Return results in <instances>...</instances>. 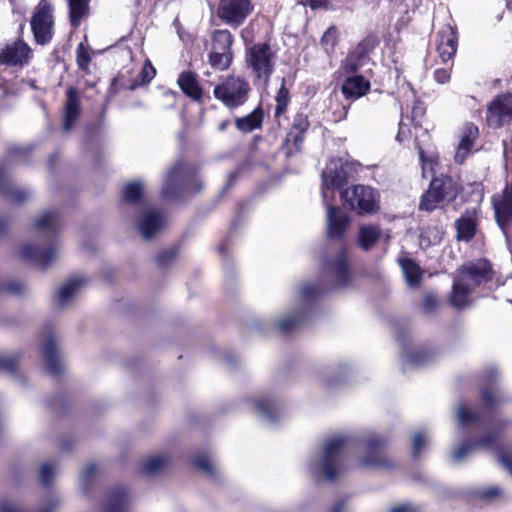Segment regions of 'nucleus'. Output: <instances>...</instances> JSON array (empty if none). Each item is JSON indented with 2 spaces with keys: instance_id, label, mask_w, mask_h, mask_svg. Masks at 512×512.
<instances>
[{
  "instance_id": "obj_1",
  "label": "nucleus",
  "mask_w": 512,
  "mask_h": 512,
  "mask_svg": "<svg viewBox=\"0 0 512 512\" xmlns=\"http://www.w3.org/2000/svg\"><path fill=\"white\" fill-rule=\"evenodd\" d=\"M349 165L342 159L329 161L321 174V194L324 204L327 207V237L330 239H341L349 226L350 218L339 207L330 205V198L335 190L341 189L347 184Z\"/></svg>"
},
{
  "instance_id": "obj_2",
  "label": "nucleus",
  "mask_w": 512,
  "mask_h": 512,
  "mask_svg": "<svg viewBox=\"0 0 512 512\" xmlns=\"http://www.w3.org/2000/svg\"><path fill=\"white\" fill-rule=\"evenodd\" d=\"M62 221L56 211H46L34 223L37 232L46 237L49 245L46 248H40L34 244L26 243L20 249L22 259L32 262L40 268H46L53 263L59 254L54 234L61 228Z\"/></svg>"
},
{
  "instance_id": "obj_3",
  "label": "nucleus",
  "mask_w": 512,
  "mask_h": 512,
  "mask_svg": "<svg viewBox=\"0 0 512 512\" xmlns=\"http://www.w3.org/2000/svg\"><path fill=\"white\" fill-rule=\"evenodd\" d=\"M493 270L486 259H477L464 264L452 286L450 303L456 308L469 304V295L479 286L491 281Z\"/></svg>"
},
{
  "instance_id": "obj_4",
  "label": "nucleus",
  "mask_w": 512,
  "mask_h": 512,
  "mask_svg": "<svg viewBox=\"0 0 512 512\" xmlns=\"http://www.w3.org/2000/svg\"><path fill=\"white\" fill-rule=\"evenodd\" d=\"M351 280L347 252L341 250L337 256L325 265V287L318 284H306L301 287L299 294L304 305L315 300L322 293L336 288L346 287Z\"/></svg>"
},
{
  "instance_id": "obj_5",
  "label": "nucleus",
  "mask_w": 512,
  "mask_h": 512,
  "mask_svg": "<svg viewBox=\"0 0 512 512\" xmlns=\"http://www.w3.org/2000/svg\"><path fill=\"white\" fill-rule=\"evenodd\" d=\"M143 184L139 181L127 183L122 190L123 206L145 209L140 216L137 226L144 239H151L164 225L163 216L156 210L146 208L143 200Z\"/></svg>"
},
{
  "instance_id": "obj_6",
  "label": "nucleus",
  "mask_w": 512,
  "mask_h": 512,
  "mask_svg": "<svg viewBox=\"0 0 512 512\" xmlns=\"http://www.w3.org/2000/svg\"><path fill=\"white\" fill-rule=\"evenodd\" d=\"M351 438L344 435H335L324 443L320 459L311 463L313 474H322L327 480H334L341 471L340 455Z\"/></svg>"
},
{
  "instance_id": "obj_7",
  "label": "nucleus",
  "mask_w": 512,
  "mask_h": 512,
  "mask_svg": "<svg viewBox=\"0 0 512 512\" xmlns=\"http://www.w3.org/2000/svg\"><path fill=\"white\" fill-rule=\"evenodd\" d=\"M276 51L268 43H256L246 51V62L259 83L267 86L274 73Z\"/></svg>"
},
{
  "instance_id": "obj_8",
  "label": "nucleus",
  "mask_w": 512,
  "mask_h": 512,
  "mask_svg": "<svg viewBox=\"0 0 512 512\" xmlns=\"http://www.w3.org/2000/svg\"><path fill=\"white\" fill-rule=\"evenodd\" d=\"M198 167L191 163L177 161L167 172L163 187L162 196L166 199L177 197L180 192L190 187L197 179Z\"/></svg>"
},
{
  "instance_id": "obj_9",
  "label": "nucleus",
  "mask_w": 512,
  "mask_h": 512,
  "mask_svg": "<svg viewBox=\"0 0 512 512\" xmlns=\"http://www.w3.org/2000/svg\"><path fill=\"white\" fill-rule=\"evenodd\" d=\"M342 200L358 215H371L380 209V196L377 190L366 185H353L341 193Z\"/></svg>"
},
{
  "instance_id": "obj_10",
  "label": "nucleus",
  "mask_w": 512,
  "mask_h": 512,
  "mask_svg": "<svg viewBox=\"0 0 512 512\" xmlns=\"http://www.w3.org/2000/svg\"><path fill=\"white\" fill-rule=\"evenodd\" d=\"M249 83L241 77L230 76L214 88V96L227 107L243 105L249 94Z\"/></svg>"
},
{
  "instance_id": "obj_11",
  "label": "nucleus",
  "mask_w": 512,
  "mask_h": 512,
  "mask_svg": "<svg viewBox=\"0 0 512 512\" xmlns=\"http://www.w3.org/2000/svg\"><path fill=\"white\" fill-rule=\"evenodd\" d=\"M53 8L46 0L40 1L32 18L31 28L35 41L40 45L49 43L53 36Z\"/></svg>"
},
{
  "instance_id": "obj_12",
  "label": "nucleus",
  "mask_w": 512,
  "mask_h": 512,
  "mask_svg": "<svg viewBox=\"0 0 512 512\" xmlns=\"http://www.w3.org/2000/svg\"><path fill=\"white\" fill-rule=\"evenodd\" d=\"M250 0H220L217 15L232 27L240 26L252 12Z\"/></svg>"
},
{
  "instance_id": "obj_13",
  "label": "nucleus",
  "mask_w": 512,
  "mask_h": 512,
  "mask_svg": "<svg viewBox=\"0 0 512 512\" xmlns=\"http://www.w3.org/2000/svg\"><path fill=\"white\" fill-rule=\"evenodd\" d=\"M512 121V93L497 96L486 110V122L491 128H500Z\"/></svg>"
},
{
  "instance_id": "obj_14",
  "label": "nucleus",
  "mask_w": 512,
  "mask_h": 512,
  "mask_svg": "<svg viewBox=\"0 0 512 512\" xmlns=\"http://www.w3.org/2000/svg\"><path fill=\"white\" fill-rule=\"evenodd\" d=\"M385 441L378 436H370L364 441V454L358 458L361 467H389L390 461L383 452Z\"/></svg>"
},
{
  "instance_id": "obj_15",
  "label": "nucleus",
  "mask_w": 512,
  "mask_h": 512,
  "mask_svg": "<svg viewBox=\"0 0 512 512\" xmlns=\"http://www.w3.org/2000/svg\"><path fill=\"white\" fill-rule=\"evenodd\" d=\"M493 207L496 221L501 229L505 231V226L512 222V183L511 186H507L501 194L493 197ZM504 234L507 245L511 249L510 238L506 232H504Z\"/></svg>"
},
{
  "instance_id": "obj_16",
  "label": "nucleus",
  "mask_w": 512,
  "mask_h": 512,
  "mask_svg": "<svg viewBox=\"0 0 512 512\" xmlns=\"http://www.w3.org/2000/svg\"><path fill=\"white\" fill-rule=\"evenodd\" d=\"M458 37L450 24L444 25L437 33L436 49L443 62L452 59L457 52Z\"/></svg>"
},
{
  "instance_id": "obj_17",
  "label": "nucleus",
  "mask_w": 512,
  "mask_h": 512,
  "mask_svg": "<svg viewBox=\"0 0 512 512\" xmlns=\"http://www.w3.org/2000/svg\"><path fill=\"white\" fill-rule=\"evenodd\" d=\"M479 137L478 127L473 123H465L459 132V144L455 152L457 163H463L472 151Z\"/></svg>"
},
{
  "instance_id": "obj_18",
  "label": "nucleus",
  "mask_w": 512,
  "mask_h": 512,
  "mask_svg": "<svg viewBox=\"0 0 512 512\" xmlns=\"http://www.w3.org/2000/svg\"><path fill=\"white\" fill-rule=\"evenodd\" d=\"M81 114L80 94L76 88L70 86L65 93L63 130L69 131Z\"/></svg>"
},
{
  "instance_id": "obj_19",
  "label": "nucleus",
  "mask_w": 512,
  "mask_h": 512,
  "mask_svg": "<svg viewBox=\"0 0 512 512\" xmlns=\"http://www.w3.org/2000/svg\"><path fill=\"white\" fill-rule=\"evenodd\" d=\"M31 55L30 47L22 40L7 45L0 53V62L8 65H24Z\"/></svg>"
},
{
  "instance_id": "obj_20",
  "label": "nucleus",
  "mask_w": 512,
  "mask_h": 512,
  "mask_svg": "<svg viewBox=\"0 0 512 512\" xmlns=\"http://www.w3.org/2000/svg\"><path fill=\"white\" fill-rule=\"evenodd\" d=\"M458 190L455 182L450 177L434 178L428 189V196H435L443 205L457 196Z\"/></svg>"
},
{
  "instance_id": "obj_21",
  "label": "nucleus",
  "mask_w": 512,
  "mask_h": 512,
  "mask_svg": "<svg viewBox=\"0 0 512 512\" xmlns=\"http://www.w3.org/2000/svg\"><path fill=\"white\" fill-rule=\"evenodd\" d=\"M368 64V52L365 46L360 44L347 55L341 68L346 74L358 75L357 73Z\"/></svg>"
},
{
  "instance_id": "obj_22",
  "label": "nucleus",
  "mask_w": 512,
  "mask_h": 512,
  "mask_svg": "<svg viewBox=\"0 0 512 512\" xmlns=\"http://www.w3.org/2000/svg\"><path fill=\"white\" fill-rule=\"evenodd\" d=\"M370 89V82L362 75L348 76L341 86V91L346 99H358L363 97Z\"/></svg>"
},
{
  "instance_id": "obj_23",
  "label": "nucleus",
  "mask_w": 512,
  "mask_h": 512,
  "mask_svg": "<svg viewBox=\"0 0 512 512\" xmlns=\"http://www.w3.org/2000/svg\"><path fill=\"white\" fill-rule=\"evenodd\" d=\"M42 353L45 358L46 369L54 375L62 370V363L58 357L56 339L53 334H49L42 344Z\"/></svg>"
},
{
  "instance_id": "obj_24",
  "label": "nucleus",
  "mask_w": 512,
  "mask_h": 512,
  "mask_svg": "<svg viewBox=\"0 0 512 512\" xmlns=\"http://www.w3.org/2000/svg\"><path fill=\"white\" fill-rule=\"evenodd\" d=\"M253 405L259 417L267 423H275L280 417V409L271 398H259Z\"/></svg>"
},
{
  "instance_id": "obj_25",
  "label": "nucleus",
  "mask_w": 512,
  "mask_h": 512,
  "mask_svg": "<svg viewBox=\"0 0 512 512\" xmlns=\"http://www.w3.org/2000/svg\"><path fill=\"white\" fill-rule=\"evenodd\" d=\"M84 282L82 277H73L66 281L57 292V304L60 307L68 305L75 298Z\"/></svg>"
},
{
  "instance_id": "obj_26",
  "label": "nucleus",
  "mask_w": 512,
  "mask_h": 512,
  "mask_svg": "<svg viewBox=\"0 0 512 512\" xmlns=\"http://www.w3.org/2000/svg\"><path fill=\"white\" fill-rule=\"evenodd\" d=\"M178 85L187 96L193 100L199 101L202 99L203 91L200 87L197 75L193 72H183L178 78Z\"/></svg>"
},
{
  "instance_id": "obj_27",
  "label": "nucleus",
  "mask_w": 512,
  "mask_h": 512,
  "mask_svg": "<svg viewBox=\"0 0 512 512\" xmlns=\"http://www.w3.org/2000/svg\"><path fill=\"white\" fill-rule=\"evenodd\" d=\"M129 503V497L124 488L113 490L107 498L104 512H126Z\"/></svg>"
},
{
  "instance_id": "obj_28",
  "label": "nucleus",
  "mask_w": 512,
  "mask_h": 512,
  "mask_svg": "<svg viewBox=\"0 0 512 512\" xmlns=\"http://www.w3.org/2000/svg\"><path fill=\"white\" fill-rule=\"evenodd\" d=\"M381 236V229L378 225H361L358 234V245L361 249L368 251Z\"/></svg>"
},
{
  "instance_id": "obj_29",
  "label": "nucleus",
  "mask_w": 512,
  "mask_h": 512,
  "mask_svg": "<svg viewBox=\"0 0 512 512\" xmlns=\"http://www.w3.org/2000/svg\"><path fill=\"white\" fill-rule=\"evenodd\" d=\"M406 282L410 287H416L422 279V270L419 265L409 258L399 259Z\"/></svg>"
},
{
  "instance_id": "obj_30",
  "label": "nucleus",
  "mask_w": 512,
  "mask_h": 512,
  "mask_svg": "<svg viewBox=\"0 0 512 512\" xmlns=\"http://www.w3.org/2000/svg\"><path fill=\"white\" fill-rule=\"evenodd\" d=\"M90 0H67L71 25L78 27L82 18L88 15Z\"/></svg>"
},
{
  "instance_id": "obj_31",
  "label": "nucleus",
  "mask_w": 512,
  "mask_h": 512,
  "mask_svg": "<svg viewBox=\"0 0 512 512\" xmlns=\"http://www.w3.org/2000/svg\"><path fill=\"white\" fill-rule=\"evenodd\" d=\"M263 115L259 109H255L245 117L236 119V127L242 132H251L262 124Z\"/></svg>"
},
{
  "instance_id": "obj_32",
  "label": "nucleus",
  "mask_w": 512,
  "mask_h": 512,
  "mask_svg": "<svg viewBox=\"0 0 512 512\" xmlns=\"http://www.w3.org/2000/svg\"><path fill=\"white\" fill-rule=\"evenodd\" d=\"M233 36L228 30H216L212 37V50L231 52Z\"/></svg>"
},
{
  "instance_id": "obj_33",
  "label": "nucleus",
  "mask_w": 512,
  "mask_h": 512,
  "mask_svg": "<svg viewBox=\"0 0 512 512\" xmlns=\"http://www.w3.org/2000/svg\"><path fill=\"white\" fill-rule=\"evenodd\" d=\"M61 503H62L61 498L56 494H52L48 497V499L44 503V506L42 507L40 512H54L61 506ZM0 512H22V511L16 509L10 503L3 500V501H0Z\"/></svg>"
},
{
  "instance_id": "obj_34",
  "label": "nucleus",
  "mask_w": 512,
  "mask_h": 512,
  "mask_svg": "<svg viewBox=\"0 0 512 512\" xmlns=\"http://www.w3.org/2000/svg\"><path fill=\"white\" fill-rule=\"evenodd\" d=\"M168 464V458L165 455H156L147 459L142 465V471L146 475H153L162 471Z\"/></svg>"
},
{
  "instance_id": "obj_35",
  "label": "nucleus",
  "mask_w": 512,
  "mask_h": 512,
  "mask_svg": "<svg viewBox=\"0 0 512 512\" xmlns=\"http://www.w3.org/2000/svg\"><path fill=\"white\" fill-rule=\"evenodd\" d=\"M232 61V52L211 51L209 62L211 66L219 70H225L230 66Z\"/></svg>"
},
{
  "instance_id": "obj_36",
  "label": "nucleus",
  "mask_w": 512,
  "mask_h": 512,
  "mask_svg": "<svg viewBox=\"0 0 512 512\" xmlns=\"http://www.w3.org/2000/svg\"><path fill=\"white\" fill-rule=\"evenodd\" d=\"M276 107H275V116H280L287 108V105L290 100L289 90L285 86V79H282L281 86L276 95Z\"/></svg>"
},
{
  "instance_id": "obj_37",
  "label": "nucleus",
  "mask_w": 512,
  "mask_h": 512,
  "mask_svg": "<svg viewBox=\"0 0 512 512\" xmlns=\"http://www.w3.org/2000/svg\"><path fill=\"white\" fill-rule=\"evenodd\" d=\"M482 399L488 409H494L502 402V394L498 389L485 387L482 389Z\"/></svg>"
},
{
  "instance_id": "obj_38",
  "label": "nucleus",
  "mask_w": 512,
  "mask_h": 512,
  "mask_svg": "<svg viewBox=\"0 0 512 512\" xmlns=\"http://www.w3.org/2000/svg\"><path fill=\"white\" fill-rule=\"evenodd\" d=\"M303 315L304 313L301 312L297 315H291L288 317L283 318L278 322V329L280 332L284 334H288L292 332L296 327H298L299 324L303 321Z\"/></svg>"
},
{
  "instance_id": "obj_39",
  "label": "nucleus",
  "mask_w": 512,
  "mask_h": 512,
  "mask_svg": "<svg viewBox=\"0 0 512 512\" xmlns=\"http://www.w3.org/2000/svg\"><path fill=\"white\" fill-rule=\"evenodd\" d=\"M457 419L459 425L466 426L470 423L481 421V415L479 412L469 411L465 406L460 405L457 409Z\"/></svg>"
},
{
  "instance_id": "obj_40",
  "label": "nucleus",
  "mask_w": 512,
  "mask_h": 512,
  "mask_svg": "<svg viewBox=\"0 0 512 512\" xmlns=\"http://www.w3.org/2000/svg\"><path fill=\"white\" fill-rule=\"evenodd\" d=\"M57 474V466L54 463H43L39 470V478L42 485L48 487Z\"/></svg>"
},
{
  "instance_id": "obj_41",
  "label": "nucleus",
  "mask_w": 512,
  "mask_h": 512,
  "mask_svg": "<svg viewBox=\"0 0 512 512\" xmlns=\"http://www.w3.org/2000/svg\"><path fill=\"white\" fill-rule=\"evenodd\" d=\"M193 464L197 469L203 471L207 475L212 476L215 474V471H216L215 465H214L213 461L210 459V457H208L205 454L197 455L193 459Z\"/></svg>"
},
{
  "instance_id": "obj_42",
  "label": "nucleus",
  "mask_w": 512,
  "mask_h": 512,
  "mask_svg": "<svg viewBox=\"0 0 512 512\" xmlns=\"http://www.w3.org/2000/svg\"><path fill=\"white\" fill-rule=\"evenodd\" d=\"M442 234L437 228L428 227L421 233L420 244L429 246L431 244H437L441 241Z\"/></svg>"
},
{
  "instance_id": "obj_43",
  "label": "nucleus",
  "mask_w": 512,
  "mask_h": 512,
  "mask_svg": "<svg viewBox=\"0 0 512 512\" xmlns=\"http://www.w3.org/2000/svg\"><path fill=\"white\" fill-rule=\"evenodd\" d=\"M76 62L79 69L89 72V64L91 62V56L88 49L80 43L76 49Z\"/></svg>"
},
{
  "instance_id": "obj_44",
  "label": "nucleus",
  "mask_w": 512,
  "mask_h": 512,
  "mask_svg": "<svg viewBox=\"0 0 512 512\" xmlns=\"http://www.w3.org/2000/svg\"><path fill=\"white\" fill-rule=\"evenodd\" d=\"M338 32L336 28L330 27L326 30V32L321 37V45L324 50L329 53L333 51L335 45L337 44Z\"/></svg>"
},
{
  "instance_id": "obj_45",
  "label": "nucleus",
  "mask_w": 512,
  "mask_h": 512,
  "mask_svg": "<svg viewBox=\"0 0 512 512\" xmlns=\"http://www.w3.org/2000/svg\"><path fill=\"white\" fill-rule=\"evenodd\" d=\"M476 446L474 442H463L459 444L456 449L452 452V460L456 463L461 462L466 456H468Z\"/></svg>"
},
{
  "instance_id": "obj_46",
  "label": "nucleus",
  "mask_w": 512,
  "mask_h": 512,
  "mask_svg": "<svg viewBox=\"0 0 512 512\" xmlns=\"http://www.w3.org/2000/svg\"><path fill=\"white\" fill-rule=\"evenodd\" d=\"M26 291V286L18 281L1 282L0 281V293H8L11 295H21Z\"/></svg>"
},
{
  "instance_id": "obj_47",
  "label": "nucleus",
  "mask_w": 512,
  "mask_h": 512,
  "mask_svg": "<svg viewBox=\"0 0 512 512\" xmlns=\"http://www.w3.org/2000/svg\"><path fill=\"white\" fill-rule=\"evenodd\" d=\"M429 443V436L424 432H417L413 437V457L417 458L421 450Z\"/></svg>"
},
{
  "instance_id": "obj_48",
  "label": "nucleus",
  "mask_w": 512,
  "mask_h": 512,
  "mask_svg": "<svg viewBox=\"0 0 512 512\" xmlns=\"http://www.w3.org/2000/svg\"><path fill=\"white\" fill-rule=\"evenodd\" d=\"M404 365H415L421 366L428 361V354L426 352L419 351L417 353H408L404 356Z\"/></svg>"
},
{
  "instance_id": "obj_49",
  "label": "nucleus",
  "mask_w": 512,
  "mask_h": 512,
  "mask_svg": "<svg viewBox=\"0 0 512 512\" xmlns=\"http://www.w3.org/2000/svg\"><path fill=\"white\" fill-rule=\"evenodd\" d=\"M96 472L95 464L87 465L80 474L79 484L83 492L87 491L88 485Z\"/></svg>"
},
{
  "instance_id": "obj_50",
  "label": "nucleus",
  "mask_w": 512,
  "mask_h": 512,
  "mask_svg": "<svg viewBox=\"0 0 512 512\" xmlns=\"http://www.w3.org/2000/svg\"><path fill=\"white\" fill-rule=\"evenodd\" d=\"M503 491L498 486H491L477 491V495L487 501H493L503 496Z\"/></svg>"
},
{
  "instance_id": "obj_51",
  "label": "nucleus",
  "mask_w": 512,
  "mask_h": 512,
  "mask_svg": "<svg viewBox=\"0 0 512 512\" xmlns=\"http://www.w3.org/2000/svg\"><path fill=\"white\" fill-rule=\"evenodd\" d=\"M457 228L461 237L465 239L472 238L475 233L474 224L468 219H459Z\"/></svg>"
},
{
  "instance_id": "obj_52",
  "label": "nucleus",
  "mask_w": 512,
  "mask_h": 512,
  "mask_svg": "<svg viewBox=\"0 0 512 512\" xmlns=\"http://www.w3.org/2000/svg\"><path fill=\"white\" fill-rule=\"evenodd\" d=\"M309 126H310V123L308 121V117L306 115L300 113L294 117L290 131L300 132V133L305 134V132L308 130Z\"/></svg>"
},
{
  "instance_id": "obj_53",
  "label": "nucleus",
  "mask_w": 512,
  "mask_h": 512,
  "mask_svg": "<svg viewBox=\"0 0 512 512\" xmlns=\"http://www.w3.org/2000/svg\"><path fill=\"white\" fill-rule=\"evenodd\" d=\"M428 196V191L422 196L419 209L425 211H433L442 204L435 196Z\"/></svg>"
},
{
  "instance_id": "obj_54",
  "label": "nucleus",
  "mask_w": 512,
  "mask_h": 512,
  "mask_svg": "<svg viewBox=\"0 0 512 512\" xmlns=\"http://www.w3.org/2000/svg\"><path fill=\"white\" fill-rule=\"evenodd\" d=\"M497 434L488 433L483 436L479 441L474 442L476 448L492 449L497 444Z\"/></svg>"
},
{
  "instance_id": "obj_55",
  "label": "nucleus",
  "mask_w": 512,
  "mask_h": 512,
  "mask_svg": "<svg viewBox=\"0 0 512 512\" xmlns=\"http://www.w3.org/2000/svg\"><path fill=\"white\" fill-rule=\"evenodd\" d=\"M304 141V133L289 131L286 138L287 146L292 145L295 151H299Z\"/></svg>"
},
{
  "instance_id": "obj_56",
  "label": "nucleus",
  "mask_w": 512,
  "mask_h": 512,
  "mask_svg": "<svg viewBox=\"0 0 512 512\" xmlns=\"http://www.w3.org/2000/svg\"><path fill=\"white\" fill-rule=\"evenodd\" d=\"M16 365L15 358L0 354V369L13 373L16 369Z\"/></svg>"
},
{
  "instance_id": "obj_57",
  "label": "nucleus",
  "mask_w": 512,
  "mask_h": 512,
  "mask_svg": "<svg viewBox=\"0 0 512 512\" xmlns=\"http://www.w3.org/2000/svg\"><path fill=\"white\" fill-rule=\"evenodd\" d=\"M176 251L173 249L163 251L157 256V263L160 266H166L170 263V261L176 258Z\"/></svg>"
},
{
  "instance_id": "obj_58",
  "label": "nucleus",
  "mask_w": 512,
  "mask_h": 512,
  "mask_svg": "<svg viewBox=\"0 0 512 512\" xmlns=\"http://www.w3.org/2000/svg\"><path fill=\"white\" fill-rule=\"evenodd\" d=\"M156 74L155 68L149 63H145V65L142 68V71L140 73L141 79L143 83L150 82Z\"/></svg>"
},
{
  "instance_id": "obj_59",
  "label": "nucleus",
  "mask_w": 512,
  "mask_h": 512,
  "mask_svg": "<svg viewBox=\"0 0 512 512\" xmlns=\"http://www.w3.org/2000/svg\"><path fill=\"white\" fill-rule=\"evenodd\" d=\"M451 72L448 68H439L434 71V79L439 84H445L450 80Z\"/></svg>"
},
{
  "instance_id": "obj_60",
  "label": "nucleus",
  "mask_w": 512,
  "mask_h": 512,
  "mask_svg": "<svg viewBox=\"0 0 512 512\" xmlns=\"http://www.w3.org/2000/svg\"><path fill=\"white\" fill-rule=\"evenodd\" d=\"M299 3L304 6H309L311 9L315 10L318 8H327L329 0H299Z\"/></svg>"
},
{
  "instance_id": "obj_61",
  "label": "nucleus",
  "mask_w": 512,
  "mask_h": 512,
  "mask_svg": "<svg viewBox=\"0 0 512 512\" xmlns=\"http://www.w3.org/2000/svg\"><path fill=\"white\" fill-rule=\"evenodd\" d=\"M498 462L512 475V459L507 453L500 452Z\"/></svg>"
},
{
  "instance_id": "obj_62",
  "label": "nucleus",
  "mask_w": 512,
  "mask_h": 512,
  "mask_svg": "<svg viewBox=\"0 0 512 512\" xmlns=\"http://www.w3.org/2000/svg\"><path fill=\"white\" fill-rule=\"evenodd\" d=\"M409 132L410 131H409L408 126L403 124L402 122H400L399 123V130H398V133L396 135V140L399 143H403L408 138Z\"/></svg>"
},
{
  "instance_id": "obj_63",
  "label": "nucleus",
  "mask_w": 512,
  "mask_h": 512,
  "mask_svg": "<svg viewBox=\"0 0 512 512\" xmlns=\"http://www.w3.org/2000/svg\"><path fill=\"white\" fill-rule=\"evenodd\" d=\"M498 371L495 367H490L487 369L485 374V382L487 385H492L497 377Z\"/></svg>"
},
{
  "instance_id": "obj_64",
  "label": "nucleus",
  "mask_w": 512,
  "mask_h": 512,
  "mask_svg": "<svg viewBox=\"0 0 512 512\" xmlns=\"http://www.w3.org/2000/svg\"><path fill=\"white\" fill-rule=\"evenodd\" d=\"M389 512H416L414 507L410 504H400L397 506H394L390 509Z\"/></svg>"
}]
</instances>
